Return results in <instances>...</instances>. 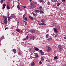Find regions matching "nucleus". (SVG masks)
I'll return each mask as SVG.
<instances>
[{
  "instance_id": "nucleus-1",
  "label": "nucleus",
  "mask_w": 66,
  "mask_h": 66,
  "mask_svg": "<svg viewBox=\"0 0 66 66\" xmlns=\"http://www.w3.org/2000/svg\"><path fill=\"white\" fill-rule=\"evenodd\" d=\"M34 4L33 3L31 4L29 6V7L30 9H33L34 7Z\"/></svg>"
},
{
  "instance_id": "nucleus-2",
  "label": "nucleus",
  "mask_w": 66,
  "mask_h": 66,
  "mask_svg": "<svg viewBox=\"0 0 66 66\" xmlns=\"http://www.w3.org/2000/svg\"><path fill=\"white\" fill-rule=\"evenodd\" d=\"M58 47H59V52H61V49H62V45H59L58 46Z\"/></svg>"
},
{
  "instance_id": "nucleus-3",
  "label": "nucleus",
  "mask_w": 66,
  "mask_h": 66,
  "mask_svg": "<svg viewBox=\"0 0 66 66\" xmlns=\"http://www.w3.org/2000/svg\"><path fill=\"white\" fill-rule=\"evenodd\" d=\"M35 36L33 35L31 36L30 37V38L32 39H35Z\"/></svg>"
},
{
  "instance_id": "nucleus-4",
  "label": "nucleus",
  "mask_w": 66,
  "mask_h": 66,
  "mask_svg": "<svg viewBox=\"0 0 66 66\" xmlns=\"http://www.w3.org/2000/svg\"><path fill=\"white\" fill-rule=\"evenodd\" d=\"M30 32L32 33H35V30L34 29H31L30 30Z\"/></svg>"
},
{
  "instance_id": "nucleus-5",
  "label": "nucleus",
  "mask_w": 66,
  "mask_h": 66,
  "mask_svg": "<svg viewBox=\"0 0 66 66\" xmlns=\"http://www.w3.org/2000/svg\"><path fill=\"white\" fill-rule=\"evenodd\" d=\"M34 50H36L37 51H38V50H39V48H37L36 47H34Z\"/></svg>"
},
{
  "instance_id": "nucleus-6",
  "label": "nucleus",
  "mask_w": 66,
  "mask_h": 66,
  "mask_svg": "<svg viewBox=\"0 0 66 66\" xmlns=\"http://www.w3.org/2000/svg\"><path fill=\"white\" fill-rule=\"evenodd\" d=\"M28 36H27L26 37V38H24L22 39V40H23L24 41V40H27V39H28Z\"/></svg>"
},
{
  "instance_id": "nucleus-7",
  "label": "nucleus",
  "mask_w": 66,
  "mask_h": 66,
  "mask_svg": "<svg viewBox=\"0 0 66 66\" xmlns=\"http://www.w3.org/2000/svg\"><path fill=\"white\" fill-rule=\"evenodd\" d=\"M51 51V48L50 47L48 46V49L47 50L48 52H50Z\"/></svg>"
},
{
  "instance_id": "nucleus-8",
  "label": "nucleus",
  "mask_w": 66,
  "mask_h": 66,
  "mask_svg": "<svg viewBox=\"0 0 66 66\" xmlns=\"http://www.w3.org/2000/svg\"><path fill=\"white\" fill-rule=\"evenodd\" d=\"M31 65L32 66H35V64L34 62H32L31 63Z\"/></svg>"
},
{
  "instance_id": "nucleus-9",
  "label": "nucleus",
  "mask_w": 66,
  "mask_h": 66,
  "mask_svg": "<svg viewBox=\"0 0 66 66\" xmlns=\"http://www.w3.org/2000/svg\"><path fill=\"white\" fill-rule=\"evenodd\" d=\"M6 6V5L5 4H3V6L2 9H4L5 7V6Z\"/></svg>"
},
{
  "instance_id": "nucleus-10",
  "label": "nucleus",
  "mask_w": 66,
  "mask_h": 66,
  "mask_svg": "<svg viewBox=\"0 0 66 66\" xmlns=\"http://www.w3.org/2000/svg\"><path fill=\"white\" fill-rule=\"evenodd\" d=\"M40 52L41 54H42V55H44V53L43 52V51H42V50H40Z\"/></svg>"
},
{
  "instance_id": "nucleus-11",
  "label": "nucleus",
  "mask_w": 66,
  "mask_h": 66,
  "mask_svg": "<svg viewBox=\"0 0 66 66\" xmlns=\"http://www.w3.org/2000/svg\"><path fill=\"white\" fill-rule=\"evenodd\" d=\"M53 30H54V32H56V33H57V30H56V29L55 28H54L53 29Z\"/></svg>"
},
{
  "instance_id": "nucleus-12",
  "label": "nucleus",
  "mask_w": 66,
  "mask_h": 66,
  "mask_svg": "<svg viewBox=\"0 0 66 66\" xmlns=\"http://www.w3.org/2000/svg\"><path fill=\"white\" fill-rule=\"evenodd\" d=\"M52 39V37H51L47 39V40L49 41H50V40H51Z\"/></svg>"
},
{
  "instance_id": "nucleus-13",
  "label": "nucleus",
  "mask_w": 66,
  "mask_h": 66,
  "mask_svg": "<svg viewBox=\"0 0 66 66\" xmlns=\"http://www.w3.org/2000/svg\"><path fill=\"white\" fill-rule=\"evenodd\" d=\"M32 3H34V4H37V3L36 2L32 1Z\"/></svg>"
},
{
  "instance_id": "nucleus-14",
  "label": "nucleus",
  "mask_w": 66,
  "mask_h": 66,
  "mask_svg": "<svg viewBox=\"0 0 66 66\" xmlns=\"http://www.w3.org/2000/svg\"><path fill=\"white\" fill-rule=\"evenodd\" d=\"M12 51H13L14 53H16V52H17V51H16V50L15 49H13L12 50Z\"/></svg>"
},
{
  "instance_id": "nucleus-15",
  "label": "nucleus",
  "mask_w": 66,
  "mask_h": 66,
  "mask_svg": "<svg viewBox=\"0 0 66 66\" xmlns=\"http://www.w3.org/2000/svg\"><path fill=\"white\" fill-rule=\"evenodd\" d=\"M34 12L35 13H39V10H36L34 11Z\"/></svg>"
},
{
  "instance_id": "nucleus-16",
  "label": "nucleus",
  "mask_w": 66,
  "mask_h": 66,
  "mask_svg": "<svg viewBox=\"0 0 66 66\" xmlns=\"http://www.w3.org/2000/svg\"><path fill=\"white\" fill-rule=\"evenodd\" d=\"M35 56H36V57H37L38 56V54L37 53H35Z\"/></svg>"
},
{
  "instance_id": "nucleus-17",
  "label": "nucleus",
  "mask_w": 66,
  "mask_h": 66,
  "mask_svg": "<svg viewBox=\"0 0 66 66\" xmlns=\"http://www.w3.org/2000/svg\"><path fill=\"white\" fill-rule=\"evenodd\" d=\"M39 2H44V3H45V2H44V0H39Z\"/></svg>"
},
{
  "instance_id": "nucleus-18",
  "label": "nucleus",
  "mask_w": 66,
  "mask_h": 66,
  "mask_svg": "<svg viewBox=\"0 0 66 66\" xmlns=\"http://www.w3.org/2000/svg\"><path fill=\"white\" fill-rule=\"evenodd\" d=\"M7 18L6 17H3V19H4V20H7Z\"/></svg>"
},
{
  "instance_id": "nucleus-19",
  "label": "nucleus",
  "mask_w": 66,
  "mask_h": 66,
  "mask_svg": "<svg viewBox=\"0 0 66 66\" xmlns=\"http://www.w3.org/2000/svg\"><path fill=\"white\" fill-rule=\"evenodd\" d=\"M7 9L8 10L10 9V7L9 5H7L6 6Z\"/></svg>"
},
{
  "instance_id": "nucleus-20",
  "label": "nucleus",
  "mask_w": 66,
  "mask_h": 66,
  "mask_svg": "<svg viewBox=\"0 0 66 66\" xmlns=\"http://www.w3.org/2000/svg\"><path fill=\"white\" fill-rule=\"evenodd\" d=\"M39 12L41 13H42V14H44V12L43 11H42V10H40Z\"/></svg>"
},
{
  "instance_id": "nucleus-21",
  "label": "nucleus",
  "mask_w": 66,
  "mask_h": 66,
  "mask_svg": "<svg viewBox=\"0 0 66 66\" xmlns=\"http://www.w3.org/2000/svg\"><path fill=\"white\" fill-rule=\"evenodd\" d=\"M29 18L31 20H33V18L32 17H29Z\"/></svg>"
},
{
  "instance_id": "nucleus-22",
  "label": "nucleus",
  "mask_w": 66,
  "mask_h": 66,
  "mask_svg": "<svg viewBox=\"0 0 66 66\" xmlns=\"http://www.w3.org/2000/svg\"><path fill=\"white\" fill-rule=\"evenodd\" d=\"M60 5V4L59 3V2H58L57 4V6H59Z\"/></svg>"
},
{
  "instance_id": "nucleus-23",
  "label": "nucleus",
  "mask_w": 66,
  "mask_h": 66,
  "mask_svg": "<svg viewBox=\"0 0 66 66\" xmlns=\"http://www.w3.org/2000/svg\"><path fill=\"white\" fill-rule=\"evenodd\" d=\"M16 31H17V32H19V33H20V32H21L20 31V30H19V29H16Z\"/></svg>"
},
{
  "instance_id": "nucleus-24",
  "label": "nucleus",
  "mask_w": 66,
  "mask_h": 66,
  "mask_svg": "<svg viewBox=\"0 0 66 66\" xmlns=\"http://www.w3.org/2000/svg\"><path fill=\"white\" fill-rule=\"evenodd\" d=\"M4 23L5 24H6L7 23V20H4Z\"/></svg>"
},
{
  "instance_id": "nucleus-25",
  "label": "nucleus",
  "mask_w": 66,
  "mask_h": 66,
  "mask_svg": "<svg viewBox=\"0 0 66 66\" xmlns=\"http://www.w3.org/2000/svg\"><path fill=\"white\" fill-rule=\"evenodd\" d=\"M48 36H49V35L48 34H46V38H48Z\"/></svg>"
},
{
  "instance_id": "nucleus-26",
  "label": "nucleus",
  "mask_w": 66,
  "mask_h": 66,
  "mask_svg": "<svg viewBox=\"0 0 66 66\" xmlns=\"http://www.w3.org/2000/svg\"><path fill=\"white\" fill-rule=\"evenodd\" d=\"M3 1H3V0H1V1H0V3H1V4H2L3 3Z\"/></svg>"
},
{
  "instance_id": "nucleus-27",
  "label": "nucleus",
  "mask_w": 66,
  "mask_h": 66,
  "mask_svg": "<svg viewBox=\"0 0 66 66\" xmlns=\"http://www.w3.org/2000/svg\"><path fill=\"white\" fill-rule=\"evenodd\" d=\"M42 8H43V7H42V6H39V9L41 10H42Z\"/></svg>"
},
{
  "instance_id": "nucleus-28",
  "label": "nucleus",
  "mask_w": 66,
  "mask_h": 66,
  "mask_svg": "<svg viewBox=\"0 0 66 66\" xmlns=\"http://www.w3.org/2000/svg\"><path fill=\"white\" fill-rule=\"evenodd\" d=\"M42 22L43 23H44V22H45V20H44V19H42Z\"/></svg>"
},
{
  "instance_id": "nucleus-29",
  "label": "nucleus",
  "mask_w": 66,
  "mask_h": 66,
  "mask_svg": "<svg viewBox=\"0 0 66 66\" xmlns=\"http://www.w3.org/2000/svg\"><path fill=\"white\" fill-rule=\"evenodd\" d=\"M57 57L56 56H55L54 57V59H55V60H57Z\"/></svg>"
},
{
  "instance_id": "nucleus-30",
  "label": "nucleus",
  "mask_w": 66,
  "mask_h": 66,
  "mask_svg": "<svg viewBox=\"0 0 66 66\" xmlns=\"http://www.w3.org/2000/svg\"><path fill=\"white\" fill-rule=\"evenodd\" d=\"M17 7L18 10H19V9H20V7H19V5H18Z\"/></svg>"
},
{
  "instance_id": "nucleus-31",
  "label": "nucleus",
  "mask_w": 66,
  "mask_h": 66,
  "mask_svg": "<svg viewBox=\"0 0 66 66\" xmlns=\"http://www.w3.org/2000/svg\"><path fill=\"white\" fill-rule=\"evenodd\" d=\"M50 4V2L48 1L47 2V4L48 5H49Z\"/></svg>"
},
{
  "instance_id": "nucleus-32",
  "label": "nucleus",
  "mask_w": 66,
  "mask_h": 66,
  "mask_svg": "<svg viewBox=\"0 0 66 66\" xmlns=\"http://www.w3.org/2000/svg\"><path fill=\"white\" fill-rule=\"evenodd\" d=\"M24 22L25 23V25H27V21H24Z\"/></svg>"
},
{
  "instance_id": "nucleus-33",
  "label": "nucleus",
  "mask_w": 66,
  "mask_h": 66,
  "mask_svg": "<svg viewBox=\"0 0 66 66\" xmlns=\"http://www.w3.org/2000/svg\"><path fill=\"white\" fill-rule=\"evenodd\" d=\"M10 17H9L8 19V21H10Z\"/></svg>"
},
{
  "instance_id": "nucleus-34",
  "label": "nucleus",
  "mask_w": 66,
  "mask_h": 66,
  "mask_svg": "<svg viewBox=\"0 0 66 66\" xmlns=\"http://www.w3.org/2000/svg\"><path fill=\"white\" fill-rule=\"evenodd\" d=\"M53 26H55L56 25V23H53Z\"/></svg>"
},
{
  "instance_id": "nucleus-35",
  "label": "nucleus",
  "mask_w": 66,
  "mask_h": 66,
  "mask_svg": "<svg viewBox=\"0 0 66 66\" xmlns=\"http://www.w3.org/2000/svg\"><path fill=\"white\" fill-rule=\"evenodd\" d=\"M18 54L19 55H21V53H20V52H19L18 53Z\"/></svg>"
},
{
  "instance_id": "nucleus-36",
  "label": "nucleus",
  "mask_w": 66,
  "mask_h": 66,
  "mask_svg": "<svg viewBox=\"0 0 66 66\" xmlns=\"http://www.w3.org/2000/svg\"><path fill=\"white\" fill-rule=\"evenodd\" d=\"M39 64H43V62H42L40 61L39 62Z\"/></svg>"
},
{
  "instance_id": "nucleus-37",
  "label": "nucleus",
  "mask_w": 66,
  "mask_h": 66,
  "mask_svg": "<svg viewBox=\"0 0 66 66\" xmlns=\"http://www.w3.org/2000/svg\"><path fill=\"white\" fill-rule=\"evenodd\" d=\"M22 7H24V8H26V7H27V6H23L22 5Z\"/></svg>"
},
{
  "instance_id": "nucleus-38",
  "label": "nucleus",
  "mask_w": 66,
  "mask_h": 66,
  "mask_svg": "<svg viewBox=\"0 0 66 66\" xmlns=\"http://www.w3.org/2000/svg\"><path fill=\"white\" fill-rule=\"evenodd\" d=\"M55 0H51V1L53 2H55Z\"/></svg>"
},
{
  "instance_id": "nucleus-39",
  "label": "nucleus",
  "mask_w": 66,
  "mask_h": 66,
  "mask_svg": "<svg viewBox=\"0 0 66 66\" xmlns=\"http://www.w3.org/2000/svg\"><path fill=\"white\" fill-rule=\"evenodd\" d=\"M46 31H47V32H49V30L48 29H46Z\"/></svg>"
},
{
  "instance_id": "nucleus-40",
  "label": "nucleus",
  "mask_w": 66,
  "mask_h": 66,
  "mask_svg": "<svg viewBox=\"0 0 66 66\" xmlns=\"http://www.w3.org/2000/svg\"><path fill=\"white\" fill-rule=\"evenodd\" d=\"M33 15L34 16H35V17H36V14H35L34 13H33Z\"/></svg>"
},
{
  "instance_id": "nucleus-41",
  "label": "nucleus",
  "mask_w": 66,
  "mask_h": 66,
  "mask_svg": "<svg viewBox=\"0 0 66 66\" xmlns=\"http://www.w3.org/2000/svg\"><path fill=\"white\" fill-rule=\"evenodd\" d=\"M65 0H62V2H63V3H64L65 2Z\"/></svg>"
},
{
  "instance_id": "nucleus-42",
  "label": "nucleus",
  "mask_w": 66,
  "mask_h": 66,
  "mask_svg": "<svg viewBox=\"0 0 66 66\" xmlns=\"http://www.w3.org/2000/svg\"><path fill=\"white\" fill-rule=\"evenodd\" d=\"M24 19L25 20H27V17H25Z\"/></svg>"
},
{
  "instance_id": "nucleus-43",
  "label": "nucleus",
  "mask_w": 66,
  "mask_h": 66,
  "mask_svg": "<svg viewBox=\"0 0 66 66\" xmlns=\"http://www.w3.org/2000/svg\"><path fill=\"white\" fill-rule=\"evenodd\" d=\"M45 23H42V26H45Z\"/></svg>"
},
{
  "instance_id": "nucleus-44",
  "label": "nucleus",
  "mask_w": 66,
  "mask_h": 66,
  "mask_svg": "<svg viewBox=\"0 0 66 66\" xmlns=\"http://www.w3.org/2000/svg\"><path fill=\"white\" fill-rule=\"evenodd\" d=\"M55 2H58V1H57L56 0H55Z\"/></svg>"
},
{
  "instance_id": "nucleus-45",
  "label": "nucleus",
  "mask_w": 66,
  "mask_h": 66,
  "mask_svg": "<svg viewBox=\"0 0 66 66\" xmlns=\"http://www.w3.org/2000/svg\"><path fill=\"white\" fill-rule=\"evenodd\" d=\"M56 37H58V36H59V35H58V34H56Z\"/></svg>"
},
{
  "instance_id": "nucleus-46",
  "label": "nucleus",
  "mask_w": 66,
  "mask_h": 66,
  "mask_svg": "<svg viewBox=\"0 0 66 66\" xmlns=\"http://www.w3.org/2000/svg\"><path fill=\"white\" fill-rule=\"evenodd\" d=\"M41 60H42L43 61H44V58H41Z\"/></svg>"
},
{
  "instance_id": "nucleus-47",
  "label": "nucleus",
  "mask_w": 66,
  "mask_h": 66,
  "mask_svg": "<svg viewBox=\"0 0 66 66\" xmlns=\"http://www.w3.org/2000/svg\"><path fill=\"white\" fill-rule=\"evenodd\" d=\"M23 16V17H25L26 16V14H24Z\"/></svg>"
},
{
  "instance_id": "nucleus-48",
  "label": "nucleus",
  "mask_w": 66,
  "mask_h": 66,
  "mask_svg": "<svg viewBox=\"0 0 66 66\" xmlns=\"http://www.w3.org/2000/svg\"><path fill=\"white\" fill-rule=\"evenodd\" d=\"M39 25H42V23H39Z\"/></svg>"
},
{
  "instance_id": "nucleus-49",
  "label": "nucleus",
  "mask_w": 66,
  "mask_h": 66,
  "mask_svg": "<svg viewBox=\"0 0 66 66\" xmlns=\"http://www.w3.org/2000/svg\"><path fill=\"white\" fill-rule=\"evenodd\" d=\"M62 66H66V64H64Z\"/></svg>"
},
{
  "instance_id": "nucleus-50",
  "label": "nucleus",
  "mask_w": 66,
  "mask_h": 66,
  "mask_svg": "<svg viewBox=\"0 0 66 66\" xmlns=\"http://www.w3.org/2000/svg\"><path fill=\"white\" fill-rule=\"evenodd\" d=\"M7 17H10V16H9V14H7Z\"/></svg>"
},
{
  "instance_id": "nucleus-51",
  "label": "nucleus",
  "mask_w": 66,
  "mask_h": 66,
  "mask_svg": "<svg viewBox=\"0 0 66 66\" xmlns=\"http://www.w3.org/2000/svg\"><path fill=\"white\" fill-rule=\"evenodd\" d=\"M64 39H66V37H64Z\"/></svg>"
},
{
  "instance_id": "nucleus-52",
  "label": "nucleus",
  "mask_w": 66,
  "mask_h": 66,
  "mask_svg": "<svg viewBox=\"0 0 66 66\" xmlns=\"http://www.w3.org/2000/svg\"><path fill=\"white\" fill-rule=\"evenodd\" d=\"M29 1L30 2H31V1H32V0H29Z\"/></svg>"
},
{
  "instance_id": "nucleus-53",
  "label": "nucleus",
  "mask_w": 66,
  "mask_h": 66,
  "mask_svg": "<svg viewBox=\"0 0 66 66\" xmlns=\"http://www.w3.org/2000/svg\"><path fill=\"white\" fill-rule=\"evenodd\" d=\"M7 29V28H6L5 29V30H6V29Z\"/></svg>"
},
{
  "instance_id": "nucleus-54",
  "label": "nucleus",
  "mask_w": 66,
  "mask_h": 66,
  "mask_svg": "<svg viewBox=\"0 0 66 66\" xmlns=\"http://www.w3.org/2000/svg\"><path fill=\"white\" fill-rule=\"evenodd\" d=\"M34 18L35 19H36V18L35 17H34Z\"/></svg>"
},
{
  "instance_id": "nucleus-55",
  "label": "nucleus",
  "mask_w": 66,
  "mask_h": 66,
  "mask_svg": "<svg viewBox=\"0 0 66 66\" xmlns=\"http://www.w3.org/2000/svg\"><path fill=\"white\" fill-rule=\"evenodd\" d=\"M20 32H21V33H22V32H23V31H22V30H21V31H20Z\"/></svg>"
},
{
  "instance_id": "nucleus-56",
  "label": "nucleus",
  "mask_w": 66,
  "mask_h": 66,
  "mask_svg": "<svg viewBox=\"0 0 66 66\" xmlns=\"http://www.w3.org/2000/svg\"><path fill=\"white\" fill-rule=\"evenodd\" d=\"M2 24H4V23H3Z\"/></svg>"
},
{
  "instance_id": "nucleus-57",
  "label": "nucleus",
  "mask_w": 66,
  "mask_h": 66,
  "mask_svg": "<svg viewBox=\"0 0 66 66\" xmlns=\"http://www.w3.org/2000/svg\"><path fill=\"white\" fill-rule=\"evenodd\" d=\"M6 28H7V29H8V27H7Z\"/></svg>"
},
{
  "instance_id": "nucleus-58",
  "label": "nucleus",
  "mask_w": 66,
  "mask_h": 66,
  "mask_svg": "<svg viewBox=\"0 0 66 66\" xmlns=\"http://www.w3.org/2000/svg\"><path fill=\"white\" fill-rule=\"evenodd\" d=\"M23 18H24V17H23Z\"/></svg>"
},
{
  "instance_id": "nucleus-59",
  "label": "nucleus",
  "mask_w": 66,
  "mask_h": 66,
  "mask_svg": "<svg viewBox=\"0 0 66 66\" xmlns=\"http://www.w3.org/2000/svg\"><path fill=\"white\" fill-rule=\"evenodd\" d=\"M4 1H5V0H3Z\"/></svg>"
},
{
  "instance_id": "nucleus-60",
  "label": "nucleus",
  "mask_w": 66,
  "mask_h": 66,
  "mask_svg": "<svg viewBox=\"0 0 66 66\" xmlns=\"http://www.w3.org/2000/svg\"><path fill=\"white\" fill-rule=\"evenodd\" d=\"M13 63H14V61H13Z\"/></svg>"
},
{
  "instance_id": "nucleus-61",
  "label": "nucleus",
  "mask_w": 66,
  "mask_h": 66,
  "mask_svg": "<svg viewBox=\"0 0 66 66\" xmlns=\"http://www.w3.org/2000/svg\"><path fill=\"white\" fill-rule=\"evenodd\" d=\"M20 0H18V1H19Z\"/></svg>"
},
{
  "instance_id": "nucleus-62",
  "label": "nucleus",
  "mask_w": 66,
  "mask_h": 66,
  "mask_svg": "<svg viewBox=\"0 0 66 66\" xmlns=\"http://www.w3.org/2000/svg\"><path fill=\"white\" fill-rule=\"evenodd\" d=\"M58 1H60V0H58Z\"/></svg>"
},
{
  "instance_id": "nucleus-63",
  "label": "nucleus",
  "mask_w": 66,
  "mask_h": 66,
  "mask_svg": "<svg viewBox=\"0 0 66 66\" xmlns=\"http://www.w3.org/2000/svg\"><path fill=\"white\" fill-rule=\"evenodd\" d=\"M12 6V5H11V7Z\"/></svg>"
},
{
  "instance_id": "nucleus-64",
  "label": "nucleus",
  "mask_w": 66,
  "mask_h": 66,
  "mask_svg": "<svg viewBox=\"0 0 66 66\" xmlns=\"http://www.w3.org/2000/svg\"><path fill=\"white\" fill-rule=\"evenodd\" d=\"M47 66H49V65H48Z\"/></svg>"
}]
</instances>
